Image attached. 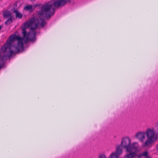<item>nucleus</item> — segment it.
<instances>
[{
	"label": "nucleus",
	"mask_w": 158,
	"mask_h": 158,
	"mask_svg": "<svg viewBox=\"0 0 158 158\" xmlns=\"http://www.w3.org/2000/svg\"><path fill=\"white\" fill-rule=\"evenodd\" d=\"M134 137L142 143L144 148H150L158 140V134L154 129L148 128L145 132H138Z\"/></svg>",
	"instance_id": "2"
},
{
	"label": "nucleus",
	"mask_w": 158,
	"mask_h": 158,
	"mask_svg": "<svg viewBox=\"0 0 158 158\" xmlns=\"http://www.w3.org/2000/svg\"><path fill=\"white\" fill-rule=\"evenodd\" d=\"M136 155V153L135 152H131L125 156L124 158H133Z\"/></svg>",
	"instance_id": "6"
},
{
	"label": "nucleus",
	"mask_w": 158,
	"mask_h": 158,
	"mask_svg": "<svg viewBox=\"0 0 158 158\" xmlns=\"http://www.w3.org/2000/svg\"><path fill=\"white\" fill-rule=\"evenodd\" d=\"M68 2H70V0H52L42 5L40 10L37 12V17L33 18L22 27V33L26 41L29 40V36L30 35V32L27 33V28L30 27L31 30H34L37 27L38 24L43 27L46 24V23L44 21V18H50L54 13L55 7H62Z\"/></svg>",
	"instance_id": "1"
},
{
	"label": "nucleus",
	"mask_w": 158,
	"mask_h": 158,
	"mask_svg": "<svg viewBox=\"0 0 158 158\" xmlns=\"http://www.w3.org/2000/svg\"><path fill=\"white\" fill-rule=\"evenodd\" d=\"M3 27V26L2 25H0V31L1 30V29Z\"/></svg>",
	"instance_id": "15"
},
{
	"label": "nucleus",
	"mask_w": 158,
	"mask_h": 158,
	"mask_svg": "<svg viewBox=\"0 0 158 158\" xmlns=\"http://www.w3.org/2000/svg\"><path fill=\"white\" fill-rule=\"evenodd\" d=\"M139 144L138 142H135L133 143L130 147V150H128V152H130L131 151H134L135 152L139 151Z\"/></svg>",
	"instance_id": "4"
},
{
	"label": "nucleus",
	"mask_w": 158,
	"mask_h": 158,
	"mask_svg": "<svg viewBox=\"0 0 158 158\" xmlns=\"http://www.w3.org/2000/svg\"><path fill=\"white\" fill-rule=\"evenodd\" d=\"M157 150L158 151V144H157Z\"/></svg>",
	"instance_id": "16"
},
{
	"label": "nucleus",
	"mask_w": 158,
	"mask_h": 158,
	"mask_svg": "<svg viewBox=\"0 0 158 158\" xmlns=\"http://www.w3.org/2000/svg\"><path fill=\"white\" fill-rule=\"evenodd\" d=\"M38 6V5H35V6Z\"/></svg>",
	"instance_id": "17"
},
{
	"label": "nucleus",
	"mask_w": 158,
	"mask_h": 158,
	"mask_svg": "<svg viewBox=\"0 0 158 158\" xmlns=\"http://www.w3.org/2000/svg\"><path fill=\"white\" fill-rule=\"evenodd\" d=\"M118 156L115 153L113 152L110 154L109 158H118Z\"/></svg>",
	"instance_id": "11"
},
{
	"label": "nucleus",
	"mask_w": 158,
	"mask_h": 158,
	"mask_svg": "<svg viewBox=\"0 0 158 158\" xmlns=\"http://www.w3.org/2000/svg\"><path fill=\"white\" fill-rule=\"evenodd\" d=\"M14 12L16 14V18H22V14L20 13L17 9L14 10Z\"/></svg>",
	"instance_id": "8"
},
{
	"label": "nucleus",
	"mask_w": 158,
	"mask_h": 158,
	"mask_svg": "<svg viewBox=\"0 0 158 158\" xmlns=\"http://www.w3.org/2000/svg\"><path fill=\"white\" fill-rule=\"evenodd\" d=\"M131 140L128 137H125L122 138L121 143V146L128 152L130 150V147L131 145Z\"/></svg>",
	"instance_id": "3"
},
{
	"label": "nucleus",
	"mask_w": 158,
	"mask_h": 158,
	"mask_svg": "<svg viewBox=\"0 0 158 158\" xmlns=\"http://www.w3.org/2000/svg\"><path fill=\"white\" fill-rule=\"evenodd\" d=\"M13 17H10L8 18L5 22V23L6 25L10 24L13 22Z\"/></svg>",
	"instance_id": "10"
},
{
	"label": "nucleus",
	"mask_w": 158,
	"mask_h": 158,
	"mask_svg": "<svg viewBox=\"0 0 158 158\" xmlns=\"http://www.w3.org/2000/svg\"><path fill=\"white\" fill-rule=\"evenodd\" d=\"M123 148L121 145L118 146L116 147V152L114 153L119 156L122 153Z\"/></svg>",
	"instance_id": "5"
},
{
	"label": "nucleus",
	"mask_w": 158,
	"mask_h": 158,
	"mask_svg": "<svg viewBox=\"0 0 158 158\" xmlns=\"http://www.w3.org/2000/svg\"><path fill=\"white\" fill-rule=\"evenodd\" d=\"M32 6L31 5H29L26 6L24 7V10L26 11H29L30 12L33 11L32 8Z\"/></svg>",
	"instance_id": "9"
},
{
	"label": "nucleus",
	"mask_w": 158,
	"mask_h": 158,
	"mask_svg": "<svg viewBox=\"0 0 158 158\" xmlns=\"http://www.w3.org/2000/svg\"><path fill=\"white\" fill-rule=\"evenodd\" d=\"M3 16L5 19L13 17L9 11L4 12L3 14Z\"/></svg>",
	"instance_id": "7"
},
{
	"label": "nucleus",
	"mask_w": 158,
	"mask_h": 158,
	"mask_svg": "<svg viewBox=\"0 0 158 158\" xmlns=\"http://www.w3.org/2000/svg\"><path fill=\"white\" fill-rule=\"evenodd\" d=\"M148 152L147 151H145L143 153H142L139 158L141 157L142 156H144L145 157L148 155Z\"/></svg>",
	"instance_id": "12"
},
{
	"label": "nucleus",
	"mask_w": 158,
	"mask_h": 158,
	"mask_svg": "<svg viewBox=\"0 0 158 158\" xmlns=\"http://www.w3.org/2000/svg\"><path fill=\"white\" fill-rule=\"evenodd\" d=\"M32 34H33V35H34V38L31 40H33V39H35V35H36V33L35 32L33 31V32H32Z\"/></svg>",
	"instance_id": "14"
},
{
	"label": "nucleus",
	"mask_w": 158,
	"mask_h": 158,
	"mask_svg": "<svg viewBox=\"0 0 158 158\" xmlns=\"http://www.w3.org/2000/svg\"><path fill=\"white\" fill-rule=\"evenodd\" d=\"M99 158H106V157L104 154H102L99 156Z\"/></svg>",
	"instance_id": "13"
}]
</instances>
